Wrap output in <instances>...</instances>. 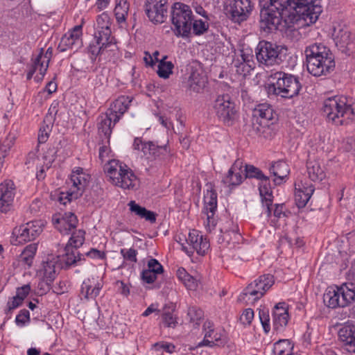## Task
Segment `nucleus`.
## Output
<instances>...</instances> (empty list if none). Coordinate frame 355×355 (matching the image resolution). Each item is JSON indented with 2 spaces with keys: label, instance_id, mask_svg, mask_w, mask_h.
Returning <instances> with one entry per match:
<instances>
[{
  "label": "nucleus",
  "instance_id": "58836bf2",
  "mask_svg": "<svg viewBox=\"0 0 355 355\" xmlns=\"http://www.w3.org/2000/svg\"><path fill=\"white\" fill-rule=\"evenodd\" d=\"M293 348L294 345L290 340H279L273 345L272 355H288Z\"/></svg>",
  "mask_w": 355,
  "mask_h": 355
},
{
  "label": "nucleus",
  "instance_id": "f8f14e48",
  "mask_svg": "<svg viewBox=\"0 0 355 355\" xmlns=\"http://www.w3.org/2000/svg\"><path fill=\"white\" fill-rule=\"evenodd\" d=\"M252 9L250 0H228L225 12L233 21L240 23L247 19Z\"/></svg>",
  "mask_w": 355,
  "mask_h": 355
},
{
  "label": "nucleus",
  "instance_id": "4468645a",
  "mask_svg": "<svg viewBox=\"0 0 355 355\" xmlns=\"http://www.w3.org/2000/svg\"><path fill=\"white\" fill-rule=\"evenodd\" d=\"M204 339L200 342L197 347L223 346L226 343V337L223 331L216 329L214 323L207 320L203 324Z\"/></svg>",
  "mask_w": 355,
  "mask_h": 355
},
{
  "label": "nucleus",
  "instance_id": "09e8293b",
  "mask_svg": "<svg viewBox=\"0 0 355 355\" xmlns=\"http://www.w3.org/2000/svg\"><path fill=\"white\" fill-rule=\"evenodd\" d=\"M85 232L83 230H79L74 232L70 237L67 245H70L73 249L81 247L85 241Z\"/></svg>",
  "mask_w": 355,
  "mask_h": 355
},
{
  "label": "nucleus",
  "instance_id": "e2e57ef3",
  "mask_svg": "<svg viewBox=\"0 0 355 355\" xmlns=\"http://www.w3.org/2000/svg\"><path fill=\"white\" fill-rule=\"evenodd\" d=\"M147 270L158 274H162L164 271L163 266L155 259H150L148 261Z\"/></svg>",
  "mask_w": 355,
  "mask_h": 355
},
{
  "label": "nucleus",
  "instance_id": "3c124183",
  "mask_svg": "<svg viewBox=\"0 0 355 355\" xmlns=\"http://www.w3.org/2000/svg\"><path fill=\"white\" fill-rule=\"evenodd\" d=\"M80 196L78 192H75L69 188V190L66 191L60 192L58 200L61 204L66 205L73 200H76Z\"/></svg>",
  "mask_w": 355,
  "mask_h": 355
},
{
  "label": "nucleus",
  "instance_id": "393cba45",
  "mask_svg": "<svg viewBox=\"0 0 355 355\" xmlns=\"http://www.w3.org/2000/svg\"><path fill=\"white\" fill-rule=\"evenodd\" d=\"M98 45H101V59L114 61L118 57L119 49L114 37L104 38L103 40H96Z\"/></svg>",
  "mask_w": 355,
  "mask_h": 355
},
{
  "label": "nucleus",
  "instance_id": "79ce46f5",
  "mask_svg": "<svg viewBox=\"0 0 355 355\" xmlns=\"http://www.w3.org/2000/svg\"><path fill=\"white\" fill-rule=\"evenodd\" d=\"M36 251L37 245L35 243H32L27 245L20 254L19 261L24 265H26L28 267H31Z\"/></svg>",
  "mask_w": 355,
  "mask_h": 355
},
{
  "label": "nucleus",
  "instance_id": "20e7f679",
  "mask_svg": "<svg viewBox=\"0 0 355 355\" xmlns=\"http://www.w3.org/2000/svg\"><path fill=\"white\" fill-rule=\"evenodd\" d=\"M288 0H259L260 28L269 33L277 30L282 21V12L286 9Z\"/></svg>",
  "mask_w": 355,
  "mask_h": 355
},
{
  "label": "nucleus",
  "instance_id": "37998d69",
  "mask_svg": "<svg viewBox=\"0 0 355 355\" xmlns=\"http://www.w3.org/2000/svg\"><path fill=\"white\" fill-rule=\"evenodd\" d=\"M167 58L166 55L159 61L157 73L160 78H168L170 75L173 73V69L174 67L173 64L171 61H166Z\"/></svg>",
  "mask_w": 355,
  "mask_h": 355
},
{
  "label": "nucleus",
  "instance_id": "a19ab883",
  "mask_svg": "<svg viewBox=\"0 0 355 355\" xmlns=\"http://www.w3.org/2000/svg\"><path fill=\"white\" fill-rule=\"evenodd\" d=\"M178 278L184 284L189 290H196L198 287V281L196 278L189 274L183 268L177 270Z\"/></svg>",
  "mask_w": 355,
  "mask_h": 355
},
{
  "label": "nucleus",
  "instance_id": "e433bc0d",
  "mask_svg": "<svg viewBox=\"0 0 355 355\" xmlns=\"http://www.w3.org/2000/svg\"><path fill=\"white\" fill-rule=\"evenodd\" d=\"M43 279L49 288L51 283L56 277L55 263L53 261H47L42 264V269L40 270Z\"/></svg>",
  "mask_w": 355,
  "mask_h": 355
},
{
  "label": "nucleus",
  "instance_id": "f03ea898",
  "mask_svg": "<svg viewBox=\"0 0 355 355\" xmlns=\"http://www.w3.org/2000/svg\"><path fill=\"white\" fill-rule=\"evenodd\" d=\"M322 113L329 121L343 125L355 116L354 101L352 97L336 95L323 101Z\"/></svg>",
  "mask_w": 355,
  "mask_h": 355
},
{
  "label": "nucleus",
  "instance_id": "2f4dec72",
  "mask_svg": "<svg viewBox=\"0 0 355 355\" xmlns=\"http://www.w3.org/2000/svg\"><path fill=\"white\" fill-rule=\"evenodd\" d=\"M270 171L275 177V184H281L288 177L290 170L288 164L282 161L275 162L270 168Z\"/></svg>",
  "mask_w": 355,
  "mask_h": 355
},
{
  "label": "nucleus",
  "instance_id": "f3484780",
  "mask_svg": "<svg viewBox=\"0 0 355 355\" xmlns=\"http://www.w3.org/2000/svg\"><path fill=\"white\" fill-rule=\"evenodd\" d=\"M332 37L336 46L343 53H349V45L352 43L351 33L344 25L338 24L334 27Z\"/></svg>",
  "mask_w": 355,
  "mask_h": 355
},
{
  "label": "nucleus",
  "instance_id": "8fccbe9b",
  "mask_svg": "<svg viewBox=\"0 0 355 355\" xmlns=\"http://www.w3.org/2000/svg\"><path fill=\"white\" fill-rule=\"evenodd\" d=\"M243 168H244L245 173L244 178H256L260 180L266 178L262 171L253 165L245 164Z\"/></svg>",
  "mask_w": 355,
  "mask_h": 355
},
{
  "label": "nucleus",
  "instance_id": "2eb2a0df",
  "mask_svg": "<svg viewBox=\"0 0 355 355\" xmlns=\"http://www.w3.org/2000/svg\"><path fill=\"white\" fill-rule=\"evenodd\" d=\"M168 0H146L145 12L154 24H162L167 18Z\"/></svg>",
  "mask_w": 355,
  "mask_h": 355
},
{
  "label": "nucleus",
  "instance_id": "7c9ffc66",
  "mask_svg": "<svg viewBox=\"0 0 355 355\" xmlns=\"http://www.w3.org/2000/svg\"><path fill=\"white\" fill-rule=\"evenodd\" d=\"M52 48L49 47L44 53L43 49H41L40 52L34 59L37 63L40 64L39 74H36L35 80L37 82L42 80L48 69L49 63L52 56Z\"/></svg>",
  "mask_w": 355,
  "mask_h": 355
},
{
  "label": "nucleus",
  "instance_id": "bb28decb",
  "mask_svg": "<svg viewBox=\"0 0 355 355\" xmlns=\"http://www.w3.org/2000/svg\"><path fill=\"white\" fill-rule=\"evenodd\" d=\"M124 166H128L116 159L109 160L105 165V172L113 184L117 186L120 182L119 180L125 171Z\"/></svg>",
  "mask_w": 355,
  "mask_h": 355
},
{
  "label": "nucleus",
  "instance_id": "dca6fc26",
  "mask_svg": "<svg viewBox=\"0 0 355 355\" xmlns=\"http://www.w3.org/2000/svg\"><path fill=\"white\" fill-rule=\"evenodd\" d=\"M15 185L12 180H5L0 184V211L8 213L13 207Z\"/></svg>",
  "mask_w": 355,
  "mask_h": 355
},
{
  "label": "nucleus",
  "instance_id": "c85d7f7f",
  "mask_svg": "<svg viewBox=\"0 0 355 355\" xmlns=\"http://www.w3.org/2000/svg\"><path fill=\"white\" fill-rule=\"evenodd\" d=\"M338 336L345 349L350 353H355V326L346 325L342 327Z\"/></svg>",
  "mask_w": 355,
  "mask_h": 355
},
{
  "label": "nucleus",
  "instance_id": "13d9d810",
  "mask_svg": "<svg viewBox=\"0 0 355 355\" xmlns=\"http://www.w3.org/2000/svg\"><path fill=\"white\" fill-rule=\"evenodd\" d=\"M66 216L67 217V220L63 218L62 220V223L66 231H70L71 229H74L76 227L78 223L77 217L71 212L66 214Z\"/></svg>",
  "mask_w": 355,
  "mask_h": 355
},
{
  "label": "nucleus",
  "instance_id": "473e14b6",
  "mask_svg": "<svg viewBox=\"0 0 355 355\" xmlns=\"http://www.w3.org/2000/svg\"><path fill=\"white\" fill-rule=\"evenodd\" d=\"M338 287L329 288L323 295L324 304L330 309L344 307L340 301L341 297L339 293Z\"/></svg>",
  "mask_w": 355,
  "mask_h": 355
},
{
  "label": "nucleus",
  "instance_id": "423d86ee",
  "mask_svg": "<svg viewBox=\"0 0 355 355\" xmlns=\"http://www.w3.org/2000/svg\"><path fill=\"white\" fill-rule=\"evenodd\" d=\"M286 51L287 49L284 46L265 40L260 41L255 49L257 61L266 66H273L282 63Z\"/></svg>",
  "mask_w": 355,
  "mask_h": 355
},
{
  "label": "nucleus",
  "instance_id": "de8ad7c7",
  "mask_svg": "<svg viewBox=\"0 0 355 355\" xmlns=\"http://www.w3.org/2000/svg\"><path fill=\"white\" fill-rule=\"evenodd\" d=\"M52 123L50 121L47 123V117H46L39 130L38 142L40 144H44L46 142L52 130Z\"/></svg>",
  "mask_w": 355,
  "mask_h": 355
},
{
  "label": "nucleus",
  "instance_id": "5701e85b",
  "mask_svg": "<svg viewBox=\"0 0 355 355\" xmlns=\"http://www.w3.org/2000/svg\"><path fill=\"white\" fill-rule=\"evenodd\" d=\"M89 179L90 175L84 172L83 168L76 167L70 176V188L75 192H78L79 196H81Z\"/></svg>",
  "mask_w": 355,
  "mask_h": 355
},
{
  "label": "nucleus",
  "instance_id": "680f3d73",
  "mask_svg": "<svg viewBox=\"0 0 355 355\" xmlns=\"http://www.w3.org/2000/svg\"><path fill=\"white\" fill-rule=\"evenodd\" d=\"M254 318V311L252 309H246L243 311L240 316V321L244 325H249L251 324Z\"/></svg>",
  "mask_w": 355,
  "mask_h": 355
},
{
  "label": "nucleus",
  "instance_id": "a18cd8bd",
  "mask_svg": "<svg viewBox=\"0 0 355 355\" xmlns=\"http://www.w3.org/2000/svg\"><path fill=\"white\" fill-rule=\"evenodd\" d=\"M205 211H216L217 210V193L214 190H207L204 196Z\"/></svg>",
  "mask_w": 355,
  "mask_h": 355
},
{
  "label": "nucleus",
  "instance_id": "6ab92c4d",
  "mask_svg": "<svg viewBox=\"0 0 355 355\" xmlns=\"http://www.w3.org/2000/svg\"><path fill=\"white\" fill-rule=\"evenodd\" d=\"M272 315L274 329L277 331H283L289 320L288 305L285 302L277 304L273 308Z\"/></svg>",
  "mask_w": 355,
  "mask_h": 355
},
{
  "label": "nucleus",
  "instance_id": "a211bd4d",
  "mask_svg": "<svg viewBox=\"0 0 355 355\" xmlns=\"http://www.w3.org/2000/svg\"><path fill=\"white\" fill-rule=\"evenodd\" d=\"M243 163L241 160L237 159L229 169L227 173L222 179L221 182L225 187L232 189L240 185L244 180L242 175Z\"/></svg>",
  "mask_w": 355,
  "mask_h": 355
},
{
  "label": "nucleus",
  "instance_id": "864d4df0",
  "mask_svg": "<svg viewBox=\"0 0 355 355\" xmlns=\"http://www.w3.org/2000/svg\"><path fill=\"white\" fill-rule=\"evenodd\" d=\"M188 82L190 88L197 92L204 86V81L198 73H192L189 78Z\"/></svg>",
  "mask_w": 355,
  "mask_h": 355
},
{
  "label": "nucleus",
  "instance_id": "aec40b11",
  "mask_svg": "<svg viewBox=\"0 0 355 355\" xmlns=\"http://www.w3.org/2000/svg\"><path fill=\"white\" fill-rule=\"evenodd\" d=\"M103 282L98 277L85 279L81 285L80 293L87 300H94L100 294Z\"/></svg>",
  "mask_w": 355,
  "mask_h": 355
},
{
  "label": "nucleus",
  "instance_id": "412c9836",
  "mask_svg": "<svg viewBox=\"0 0 355 355\" xmlns=\"http://www.w3.org/2000/svg\"><path fill=\"white\" fill-rule=\"evenodd\" d=\"M63 252V254L58 255L62 268L68 270L73 266L79 265L82 261L83 255L70 245H66Z\"/></svg>",
  "mask_w": 355,
  "mask_h": 355
},
{
  "label": "nucleus",
  "instance_id": "b1692460",
  "mask_svg": "<svg viewBox=\"0 0 355 355\" xmlns=\"http://www.w3.org/2000/svg\"><path fill=\"white\" fill-rule=\"evenodd\" d=\"M132 100L130 96H121L110 104L107 112L114 119V123H117L128 110Z\"/></svg>",
  "mask_w": 355,
  "mask_h": 355
},
{
  "label": "nucleus",
  "instance_id": "a878e982",
  "mask_svg": "<svg viewBox=\"0 0 355 355\" xmlns=\"http://www.w3.org/2000/svg\"><path fill=\"white\" fill-rule=\"evenodd\" d=\"M111 22L109 15L103 12L96 19L94 38L96 40H103L104 38L112 36Z\"/></svg>",
  "mask_w": 355,
  "mask_h": 355
},
{
  "label": "nucleus",
  "instance_id": "c9c22d12",
  "mask_svg": "<svg viewBox=\"0 0 355 355\" xmlns=\"http://www.w3.org/2000/svg\"><path fill=\"white\" fill-rule=\"evenodd\" d=\"M174 305H165L162 309V323L164 327L175 328L178 324V318L174 314Z\"/></svg>",
  "mask_w": 355,
  "mask_h": 355
},
{
  "label": "nucleus",
  "instance_id": "9b49d317",
  "mask_svg": "<svg viewBox=\"0 0 355 355\" xmlns=\"http://www.w3.org/2000/svg\"><path fill=\"white\" fill-rule=\"evenodd\" d=\"M276 113L272 106L267 103L257 105L253 110L252 128L257 133H262L264 128L272 124Z\"/></svg>",
  "mask_w": 355,
  "mask_h": 355
},
{
  "label": "nucleus",
  "instance_id": "5fc2aeb1",
  "mask_svg": "<svg viewBox=\"0 0 355 355\" xmlns=\"http://www.w3.org/2000/svg\"><path fill=\"white\" fill-rule=\"evenodd\" d=\"M208 28V24L202 19L195 20L193 19V21H192L191 30H193V33L196 35H202L207 31Z\"/></svg>",
  "mask_w": 355,
  "mask_h": 355
},
{
  "label": "nucleus",
  "instance_id": "338daca9",
  "mask_svg": "<svg viewBox=\"0 0 355 355\" xmlns=\"http://www.w3.org/2000/svg\"><path fill=\"white\" fill-rule=\"evenodd\" d=\"M82 25L75 26L71 31H69L67 34L69 35V37H72L74 40H76L79 43L81 44V36H82Z\"/></svg>",
  "mask_w": 355,
  "mask_h": 355
},
{
  "label": "nucleus",
  "instance_id": "39448f33",
  "mask_svg": "<svg viewBox=\"0 0 355 355\" xmlns=\"http://www.w3.org/2000/svg\"><path fill=\"white\" fill-rule=\"evenodd\" d=\"M193 17L189 6L179 2L174 3L171 10V22L174 26L175 35L188 37L191 33Z\"/></svg>",
  "mask_w": 355,
  "mask_h": 355
},
{
  "label": "nucleus",
  "instance_id": "ddd939ff",
  "mask_svg": "<svg viewBox=\"0 0 355 355\" xmlns=\"http://www.w3.org/2000/svg\"><path fill=\"white\" fill-rule=\"evenodd\" d=\"M186 241L189 247L182 244V249L189 256H191L194 250L199 255L204 256L209 249V241L196 230L190 231Z\"/></svg>",
  "mask_w": 355,
  "mask_h": 355
},
{
  "label": "nucleus",
  "instance_id": "4d7b16f0",
  "mask_svg": "<svg viewBox=\"0 0 355 355\" xmlns=\"http://www.w3.org/2000/svg\"><path fill=\"white\" fill-rule=\"evenodd\" d=\"M259 316L265 333H268L270 330V316L268 311L265 309H259Z\"/></svg>",
  "mask_w": 355,
  "mask_h": 355
},
{
  "label": "nucleus",
  "instance_id": "6e6552de",
  "mask_svg": "<svg viewBox=\"0 0 355 355\" xmlns=\"http://www.w3.org/2000/svg\"><path fill=\"white\" fill-rule=\"evenodd\" d=\"M316 0H288L286 8L294 10L299 19H303L307 24L315 23L322 12L320 6L315 3Z\"/></svg>",
  "mask_w": 355,
  "mask_h": 355
},
{
  "label": "nucleus",
  "instance_id": "c756f323",
  "mask_svg": "<svg viewBox=\"0 0 355 355\" xmlns=\"http://www.w3.org/2000/svg\"><path fill=\"white\" fill-rule=\"evenodd\" d=\"M306 170L309 179L313 182H320L326 178L324 165L319 160H308Z\"/></svg>",
  "mask_w": 355,
  "mask_h": 355
},
{
  "label": "nucleus",
  "instance_id": "0e129e2a",
  "mask_svg": "<svg viewBox=\"0 0 355 355\" xmlns=\"http://www.w3.org/2000/svg\"><path fill=\"white\" fill-rule=\"evenodd\" d=\"M22 302L23 301L19 297L14 296L7 302L6 313H10L14 309L19 307L22 304Z\"/></svg>",
  "mask_w": 355,
  "mask_h": 355
},
{
  "label": "nucleus",
  "instance_id": "ea45409f",
  "mask_svg": "<svg viewBox=\"0 0 355 355\" xmlns=\"http://www.w3.org/2000/svg\"><path fill=\"white\" fill-rule=\"evenodd\" d=\"M155 144L153 141H146L141 137L134 139L132 148L134 150L141 151L148 159L150 158L152 150H154Z\"/></svg>",
  "mask_w": 355,
  "mask_h": 355
},
{
  "label": "nucleus",
  "instance_id": "774afa93",
  "mask_svg": "<svg viewBox=\"0 0 355 355\" xmlns=\"http://www.w3.org/2000/svg\"><path fill=\"white\" fill-rule=\"evenodd\" d=\"M157 275L159 274L150 272V270H144L141 272V278L144 282L147 284H151L155 282Z\"/></svg>",
  "mask_w": 355,
  "mask_h": 355
},
{
  "label": "nucleus",
  "instance_id": "4c0bfd02",
  "mask_svg": "<svg viewBox=\"0 0 355 355\" xmlns=\"http://www.w3.org/2000/svg\"><path fill=\"white\" fill-rule=\"evenodd\" d=\"M124 168L125 171H123L117 187L124 189H134L137 182V177L128 166H124Z\"/></svg>",
  "mask_w": 355,
  "mask_h": 355
},
{
  "label": "nucleus",
  "instance_id": "603ef678",
  "mask_svg": "<svg viewBox=\"0 0 355 355\" xmlns=\"http://www.w3.org/2000/svg\"><path fill=\"white\" fill-rule=\"evenodd\" d=\"M69 35L66 33L61 39L59 48L61 51H64L67 49H73L80 46V43L74 40L72 37H69Z\"/></svg>",
  "mask_w": 355,
  "mask_h": 355
},
{
  "label": "nucleus",
  "instance_id": "c03bdc74",
  "mask_svg": "<svg viewBox=\"0 0 355 355\" xmlns=\"http://www.w3.org/2000/svg\"><path fill=\"white\" fill-rule=\"evenodd\" d=\"M129 3L127 0H119L114 8V15L116 21L122 23L125 21L128 14Z\"/></svg>",
  "mask_w": 355,
  "mask_h": 355
},
{
  "label": "nucleus",
  "instance_id": "f257e3e1",
  "mask_svg": "<svg viewBox=\"0 0 355 355\" xmlns=\"http://www.w3.org/2000/svg\"><path fill=\"white\" fill-rule=\"evenodd\" d=\"M304 55L307 70L314 76H326L335 69L334 55L322 44L315 43L306 46Z\"/></svg>",
  "mask_w": 355,
  "mask_h": 355
},
{
  "label": "nucleus",
  "instance_id": "052dcab7",
  "mask_svg": "<svg viewBox=\"0 0 355 355\" xmlns=\"http://www.w3.org/2000/svg\"><path fill=\"white\" fill-rule=\"evenodd\" d=\"M187 315L191 322H197L203 317V311L196 306H191L188 309Z\"/></svg>",
  "mask_w": 355,
  "mask_h": 355
},
{
  "label": "nucleus",
  "instance_id": "4be33fe9",
  "mask_svg": "<svg viewBox=\"0 0 355 355\" xmlns=\"http://www.w3.org/2000/svg\"><path fill=\"white\" fill-rule=\"evenodd\" d=\"M259 191L261 198L262 206L266 209L267 217L272 216V205L273 202V196L269 178L266 176L263 180H260Z\"/></svg>",
  "mask_w": 355,
  "mask_h": 355
},
{
  "label": "nucleus",
  "instance_id": "72a5a7b5",
  "mask_svg": "<svg viewBox=\"0 0 355 355\" xmlns=\"http://www.w3.org/2000/svg\"><path fill=\"white\" fill-rule=\"evenodd\" d=\"M340 294L342 304L345 307L355 302V284L347 282L338 286Z\"/></svg>",
  "mask_w": 355,
  "mask_h": 355
},
{
  "label": "nucleus",
  "instance_id": "49530a36",
  "mask_svg": "<svg viewBox=\"0 0 355 355\" xmlns=\"http://www.w3.org/2000/svg\"><path fill=\"white\" fill-rule=\"evenodd\" d=\"M171 157L170 150L167 145L157 146L155 144L149 159L165 161Z\"/></svg>",
  "mask_w": 355,
  "mask_h": 355
},
{
  "label": "nucleus",
  "instance_id": "7ed1b4c3",
  "mask_svg": "<svg viewBox=\"0 0 355 355\" xmlns=\"http://www.w3.org/2000/svg\"><path fill=\"white\" fill-rule=\"evenodd\" d=\"M267 87L268 94L291 98L299 94L302 85L299 78L284 71L271 72L268 77Z\"/></svg>",
  "mask_w": 355,
  "mask_h": 355
},
{
  "label": "nucleus",
  "instance_id": "6e6d98bb",
  "mask_svg": "<svg viewBox=\"0 0 355 355\" xmlns=\"http://www.w3.org/2000/svg\"><path fill=\"white\" fill-rule=\"evenodd\" d=\"M120 254L125 261L130 263H135L137 261V256L138 254L137 250L134 248H122Z\"/></svg>",
  "mask_w": 355,
  "mask_h": 355
},
{
  "label": "nucleus",
  "instance_id": "bf43d9fd",
  "mask_svg": "<svg viewBox=\"0 0 355 355\" xmlns=\"http://www.w3.org/2000/svg\"><path fill=\"white\" fill-rule=\"evenodd\" d=\"M30 322V313L26 309H21L17 315L15 323L19 327H24Z\"/></svg>",
  "mask_w": 355,
  "mask_h": 355
},
{
  "label": "nucleus",
  "instance_id": "0eeeda50",
  "mask_svg": "<svg viewBox=\"0 0 355 355\" xmlns=\"http://www.w3.org/2000/svg\"><path fill=\"white\" fill-rule=\"evenodd\" d=\"M212 109L218 120L225 125H231L236 119V105L228 94L218 95L213 102Z\"/></svg>",
  "mask_w": 355,
  "mask_h": 355
},
{
  "label": "nucleus",
  "instance_id": "69168bd1",
  "mask_svg": "<svg viewBox=\"0 0 355 355\" xmlns=\"http://www.w3.org/2000/svg\"><path fill=\"white\" fill-rule=\"evenodd\" d=\"M207 215V221L205 223V227L207 230L211 231L216 225L217 220L215 218L216 211L209 212L205 211Z\"/></svg>",
  "mask_w": 355,
  "mask_h": 355
},
{
  "label": "nucleus",
  "instance_id": "f704fd0d",
  "mask_svg": "<svg viewBox=\"0 0 355 355\" xmlns=\"http://www.w3.org/2000/svg\"><path fill=\"white\" fill-rule=\"evenodd\" d=\"M116 123H114V119L109 115L106 112L104 115L101 116L100 121L98 124V132L103 135L107 139V143L110 142V137L112 134V128Z\"/></svg>",
  "mask_w": 355,
  "mask_h": 355
},
{
  "label": "nucleus",
  "instance_id": "1a4fd4ad",
  "mask_svg": "<svg viewBox=\"0 0 355 355\" xmlns=\"http://www.w3.org/2000/svg\"><path fill=\"white\" fill-rule=\"evenodd\" d=\"M274 283L275 279L273 275L270 274L261 275L243 289L239 296V299L241 300H246L248 296H251L254 300H257L265 295ZM250 299V297L248 298V300Z\"/></svg>",
  "mask_w": 355,
  "mask_h": 355
},
{
  "label": "nucleus",
  "instance_id": "9d476101",
  "mask_svg": "<svg viewBox=\"0 0 355 355\" xmlns=\"http://www.w3.org/2000/svg\"><path fill=\"white\" fill-rule=\"evenodd\" d=\"M41 220H32L15 227L11 237L12 245H20L35 240L42 232Z\"/></svg>",
  "mask_w": 355,
  "mask_h": 355
},
{
  "label": "nucleus",
  "instance_id": "cd10ccee",
  "mask_svg": "<svg viewBox=\"0 0 355 355\" xmlns=\"http://www.w3.org/2000/svg\"><path fill=\"white\" fill-rule=\"evenodd\" d=\"M295 188V200L296 205L299 208H303L306 206L311 196L313 195L315 187L312 184L303 183L297 184Z\"/></svg>",
  "mask_w": 355,
  "mask_h": 355
}]
</instances>
